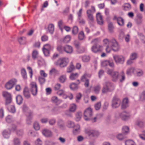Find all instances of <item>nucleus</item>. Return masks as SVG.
<instances>
[{
  "instance_id": "nucleus-15",
  "label": "nucleus",
  "mask_w": 145,
  "mask_h": 145,
  "mask_svg": "<svg viewBox=\"0 0 145 145\" xmlns=\"http://www.w3.org/2000/svg\"><path fill=\"white\" fill-rule=\"evenodd\" d=\"M96 18L98 24L100 25H103V21L100 13L98 12L96 14Z\"/></svg>"
},
{
  "instance_id": "nucleus-12",
  "label": "nucleus",
  "mask_w": 145,
  "mask_h": 145,
  "mask_svg": "<svg viewBox=\"0 0 145 145\" xmlns=\"http://www.w3.org/2000/svg\"><path fill=\"white\" fill-rule=\"evenodd\" d=\"M110 44L112 50L115 52H116L119 49V46L115 39H112L110 41Z\"/></svg>"
},
{
  "instance_id": "nucleus-46",
  "label": "nucleus",
  "mask_w": 145,
  "mask_h": 145,
  "mask_svg": "<svg viewBox=\"0 0 145 145\" xmlns=\"http://www.w3.org/2000/svg\"><path fill=\"white\" fill-rule=\"evenodd\" d=\"M76 105L75 104H71L70 105L69 110L71 112H74L76 110Z\"/></svg>"
},
{
  "instance_id": "nucleus-58",
  "label": "nucleus",
  "mask_w": 145,
  "mask_h": 145,
  "mask_svg": "<svg viewBox=\"0 0 145 145\" xmlns=\"http://www.w3.org/2000/svg\"><path fill=\"white\" fill-rule=\"evenodd\" d=\"M90 59V57L89 56H84L82 57V60L84 62H87Z\"/></svg>"
},
{
  "instance_id": "nucleus-42",
  "label": "nucleus",
  "mask_w": 145,
  "mask_h": 145,
  "mask_svg": "<svg viewBox=\"0 0 145 145\" xmlns=\"http://www.w3.org/2000/svg\"><path fill=\"white\" fill-rule=\"evenodd\" d=\"M137 23L138 24H140L142 22V16L140 14H138L137 15Z\"/></svg>"
},
{
  "instance_id": "nucleus-28",
  "label": "nucleus",
  "mask_w": 145,
  "mask_h": 145,
  "mask_svg": "<svg viewBox=\"0 0 145 145\" xmlns=\"http://www.w3.org/2000/svg\"><path fill=\"white\" fill-rule=\"evenodd\" d=\"M117 21L118 24L120 26H124V20L122 18L118 17Z\"/></svg>"
},
{
  "instance_id": "nucleus-52",
  "label": "nucleus",
  "mask_w": 145,
  "mask_h": 145,
  "mask_svg": "<svg viewBox=\"0 0 145 145\" xmlns=\"http://www.w3.org/2000/svg\"><path fill=\"white\" fill-rule=\"evenodd\" d=\"M84 35L83 32L82 31H80L78 34V39L80 40H82L84 39Z\"/></svg>"
},
{
  "instance_id": "nucleus-62",
  "label": "nucleus",
  "mask_w": 145,
  "mask_h": 145,
  "mask_svg": "<svg viewBox=\"0 0 145 145\" xmlns=\"http://www.w3.org/2000/svg\"><path fill=\"white\" fill-rule=\"evenodd\" d=\"M101 107V103L100 102H98L95 105V108L96 110L99 109Z\"/></svg>"
},
{
  "instance_id": "nucleus-61",
  "label": "nucleus",
  "mask_w": 145,
  "mask_h": 145,
  "mask_svg": "<svg viewBox=\"0 0 145 145\" xmlns=\"http://www.w3.org/2000/svg\"><path fill=\"white\" fill-rule=\"evenodd\" d=\"M33 127L36 130H38L40 129V125L37 122H35L34 123Z\"/></svg>"
},
{
  "instance_id": "nucleus-35",
  "label": "nucleus",
  "mask_w": 145,
  "mask_h": 145,
  "mask_svg": "<svg viewBox=\"0 0 145 145\" xmlns=\"http://www.w3.org/2000/svg\"><path fill=\"white\" fill-rule=\"evenodd\" d=\"M135 124L139 127L142 128L144 127V123L142 121L138 120L136 121Z\"/></svg>"
},
{
  "instance_id": "nucleus-18",
  "label": "nucleus",
  "mask_w": 145,
  "mask_h": 145,
  "mask_svg": "<svg viewBox=\"0 0 145 145\" xmlns=\"http://www.w3.org/2000/svg\"><path fill=\"white\" fill-rule=\"evenodd\" d=\"M64 51L66 53L71 54L73 52L72 48L70 46L66 45L64 46Z\"/></svg>"
},
{
  "instance_id": "nucleus-6",
  "label": "nucleus",
  "mask_w": 145,
  "mask_h": 145,
  "mask_svg": "<svg viewBox=\"0 0 145 145\" xmlns=\"http://www.w3.org/2000/svg\"><path fill=\"white\" fill-rule=\"evenodd\" d=\"M107 73L110 76L113 81L116 82L118 80V76L120 74L118 72L114 71L112 69H109L107 71Z\"/></svg>"
},
{
  "instance_id": "nucleus-19",
  "label": "nucleus",
  "mask_w": 145,
  "mask_h": 145,
  "mask_svg": "<svg viewBox=\"0 0 145 145\" xmlns=\"http://www.w3.org/2000/svg\"><path fill=\"white\" fill-rule=\"evenodd\" d=\"M49 74L50 76L53 75L55 76L59 75V73L58 71L54 68H53L50 71Z\"/></svg>"
},
{
  "instance_id": "nucleus-25",
  "label": "nucleus",
  "mask_w": 145,
  "mask_h": 145,
  "mask_svg": "<svg viewBox=\"0 0 145 145\" xmlns=\"http://www.w3.org/2000/svg\"><path fill=\"white\" fill-rule=\"evenodd\" d=\"M6 107L9 112L12 113H14L16 112V109L14 105H9L6 106Z\"/></svg>"
},
{
  "instance_id": "nucleus-54",
  "label": "nucleus",
  "mask_w": 145,
  "mask_h": 145,
  "mask_svg": "<svg viewBox=\"0 0 145 145\" xmlns=\"http://www.w3.org/2000/svg\"><path fill=\"white\" fill-rule=\"evenodd\" d=\"M117 138L120 140H122L124 138V137L121 133L118 134L116 136Z\"/></svg>"
},
{
  "instance_id": "nucleus-3",
  "label": "nucleus",
  "mask_w": 145,
  "mask_h": 145,
  "mask_svg": "<svg viewBox=\"0 0 145 145\" xmlns=\"http://www.w3.org/2000/svg\"><path fill=\"white\" fill-rule=\"evenodd\" d=\"M91 8L92 10L89 9L86 11L87 20L89 23H91L94 22V20L93 14L95 12V9L94 7L91 6Z\"/></svg>"
},
{
  "instance_id": "nucleus-2",
  "label": "nucleus",
  "mask_w": 145,
  "mask_h": 145,
  "mask_svg": "<svg viewBox=\"0 0 145 145\" xmlns=\"http://www.w3.org/2000/svg\"><path fill=\"white\" fill-rule=\"evenodd\" d=\"M93 115L92 109L90 108H87L84 111V118L86 121L89 120L91 119V117ZM97 118L94 117L93 119H91L92 122L94 123L96 121Z\"/></svg>"
},
{
  "instance_id": "nucleus-4",
  "label": "nucleus",
  "mask_w": 145,
  "mask_h": 145,
  "mask_svg": "<svg viewBox=\"0 0 145 145\" xmlns=\"http://www.w3.org/2000/svg\"><path fill=\"white\" fill-rule=\"evenodd\" d=\"M98 42L99 39L97 38L94 39L91 42V43H94V45L91 47V50L94 53L101 52V48L102 46L98 44Z\"/></svg>"
},
{
  "instance_id": "nucleus-48",
  "label": "nucleus",
  "mask_w": 145,
  "mask_h": 145,
  "mask_svg": "<svg viewBox=\"0 0 145 145\" xmlns=\"http://www.w3.org/2000/svg\"><path fill=\"white\" fill-rule=\"evenodd\" d=\"M125 145H136L135 143L131 140H128L125 141Z\"/></svg>"
},
{
  "instance_id": "nucleus-44",
  "label": "nucleus",
  "mask_w": 145,
  "mask_h": 145,
  "mask_svg": "<svg viewBox=\"0 0 145 145\" xmlns=\"http://www.w3.org/2000/svg\"><path fill=\"white\" fill-rule=\"evenodd\" d=\"M137 54L135 52L132 53L130 56V58L133 60L136 59L137 57Z\"/></svg>"
},
{
  "instance_id": "nucleus-23",
  "label": "nucleus",
  "mask_w": 145,
  "mask_h": 145,
  "mask_svg": "<svg viewBox=\"0 0 145 145\" xmlns=\"http://www.w3.org/2000/svg\"><path fill=\"white\" fill-rule=\"evenodd\" d=\"M128 106V100L127 98H125L123 99L122 103L121 108L124 109L127 108Z\"/></svg>"
},
{
  "instance_id": "nucleus-1",
  "label": "nucleus",
  "mask_w": 145,
  "mask_h": 145,
  "mask_svg": "<svg viewBox=\"0 0 145 145\" xmlns=\"http://www.w3.org/2000/svg\"><path fill=\"white\" fill-rule=\"evenodd\" d=\"M102 92L103 93H106L108 92L111 91L114 89V85L110 82L106 81L103 84Z\"/></svg>"
},
{
  "instance_id": "nucleus-5",
  "label": "nucleus",
  "mask_w": 145,
  "mask_h": 145,
  "mask_svg": "<svg viewBox=\"0 0 145 145\" xmlns=\"http://www.w3.org/2000/svg\"><path fill=\"white\" fill-rule=\"evenodd\" d=\"M119 116L116 114L115 117L116 118H120L123 121H126L129 119L131 117V115L130 113L126 111H123L118 114Z\"/></svg>"
},
{
  "instance_id": "nucleus-10",
  "label": "nucleus",
  "mask_w": 145,
  "mask_h": 145,
  "mask_svg": "<svg viewBox=\"0 0 145 145\" xmlns=\"http://www.w3.org/2000/svg\"><path fill=\"white\" fill-rule=\"evenodd\" d=\"M30 91L32 94L36 96L37 93L38 89L37 85L35 82H32L30 84Z\"/></svg>"
},
{
  "instance_id": "nucleus-40",
  "label": "nucleus",
  "mask_w": 145,
  "mask_h": 145,
  "mask_svg": "<svg viewBox=\"0 0 145 145\" xmlns=\"http://www.w3.org/2000/svg\"><path fill=\"white\" fill-rule=\"evenodd\" d=\"M69 87L70 89L72 90L76 89L78 88V84L72 83L70 85Z\"/></svg>"
},
{
  "instance_id": "nucleus-60",
  "label": "nucleus",
  "mask_w": 145,
  "mask_h": 145,
  "mask_svg": "<svg viewBox=\"0 0 145 145\" xmlns=\"http://www.w3.org/2000/svg\"><path fill=\"white\" fill-rule=\"evenodd\" d=\"M78 28L76 26H74L72 30V33L74 35L77 34L78 32Z\"/></svg>"
},
{
  "instance_id": "nucleus-49",
  "label": "nucleus",
  "mask_w": 145,
  "mask_h": 145,
  "mask_svg": "<svg viewBox=\"0 0 145 145\" xmlns=\"http://www.w3.org/2000/svg\"><path fill=\"white\" fill-rule=\"evenodd\" d=\"M3 96L5 97L6 99L12 97L11 94L6 91H3Z\"/></svg>"
},
{
  "instance_id": "nucleus-41",
  "label": "nucleus",
  "mask_w": 145,
  "mask_h": 145,
  "mask_svg": "<svg viewBox=\"0 0 145 145\" xmlns=\"http://www.w3.org/2000/svg\"><path fill=\"white\" fill-rule=\"evenodd\" d=\"M75 125L74 123L72 121L69 120L67 122V126L69 128H73Z\"/></svg>"
},
{
  "instance_id": "nucleus-38",
  "label": "nucleus",
  "mask_w": 145,
  "mask_h": 145,
  "mask_svg": "<svg viewBox=\"0 0 145 145\" xmlns=\"http://www.w3.org/2000/svg\"><path fill=\"white\" fill-rule=\"evenodd\" d=\"M135 70L134 67H131L128 68L127 70L126 74L128 75H131Z\"/></svg>"
},
{
  "instance_id": "nucleus-9",
  "label": "nucleus",
  "mask_w": 145,
  "mask_h": 145,
  "mask_svg": "<svg viewBox=\"0 0 145 145\" xmlns=\"http://www.w3.org/2000/svg\"><path fill=\"white\" fill-rule=\"evenodd\" d=\"M17 80L15 79H12L7 82L5 85V88L8 90L12 89L16 84Z\"/></svg>"
},
{
  "instance_id": "nucleus-27",
  "label": "nucleus",
  "mask_w": 145,
  "mask_h": 145,
  "mask_svg": "<svg viewBox=\"0 0 145 145\" xmlns=\"http://www.w3.org/2000/svg\"><path fill=\"white\" fill-rule=\"evenodd\" d=\"M39 56V52L37 50H34L32 52V57L34 60H35L38 58Z\"/></svg>"
},
{
  "instance_id": "nucleus-36",
  "label": "nucleus",
  "mask_w": 145,
  "mask_h": 145,
  "mask_svg": "<svg viewBox=\"0 0 145 145\" xmlns=\"http://www.w3.org/2000/svg\"><path fill=\"white\" fill-rule=\"evenodd\" d=\"M13 142L14 145H20L21 141L17 137L14 138Z\"/></svg>"
},
{
  "instance_id": "nucleus-22",
  "label": "nucleus",
  "mask_w": 145,
  "mask_h": 145,
  "mask_svg": "<svg viewBox=\"0 0 145 145\" xmlns=\"http://www.w3.org/2000/svg\"><path fill=\"white\" fill-rule=\"evenodd\" d=\"M42 133L46 137H50L52 136V133L50 130L45 129L42 131Z\"/></svg>"
},
{
  "instance_id": "nucleus-26",
  "label": "nucleus",
  "mask_w": 145,
  "mask_h": 145,
  "mask_svg": "<svg viewBox=\"0 0 145 145\" xmlns=\"http://www.w3.org/2000/svg\"><path fill=\"white\" fill-rule=\"evenodd\" d=\"M139 99L142 101H145V90H143L140 93Z\"/></svg>"
},
{
  "instance_id": "nucleus-29",
  "label": "nucleus",
  "mask_w": 145,
  "mask_h": 145,
  "mask_svg": "<svg viewBox=\"0 0 145 145\" xmlns=\"http://www.w3.org/2000/svg\"><path fill=\"white\" fill-rule=\"evenodd\" d=\"M18 41L21 44H24L26 43V38L25 37H21L18 39Z\"/></svg>"
},
{
  "instance_id": "nucleus-11",
  "label": "nucleus",
  "mask_w": 145,
  "mask_h": 145,
  "mask_svg": "<svg viewBox=\"0 0 145 145\" xmlns=\"http://www.w3.org/2000/svg\"><path fill=\"white\" fill-rule=\"evenodd\" d=\"M85 132L88 136L92 137L97 136L99 134L98 131L89 128L85 129Z\"/></svg>"
},
{
  "instance_id": "nucleus-39",
  "label": "nucleus",
  "mask_w": 145,
  "mask_h": 145,
  "mask_svg": "<svg viewBox=\"0 0 145 145\" xmlns=\"http://www.w3.org/2000/svg\"><path fill=\"white\" fill-rule=\"evenodd\" d=\"M108 28L110 32V33L113 32L114 27L112 22H110L109 23L108 25Z\"/></svg>"
},
{
  "instance_id": "nucleus-59",
  "label": "nucleus",
  "mask_w": 145,
  "mask_h": 145,
  "mask_svg": "<svg viewBox=\"0 0 145 145\" xmlns=\"http://www.w3.org/2000/svg\"><path fill=\"white\" fill-rule=\"evenodd\" d=\"M71 40L70 36L68 35L65 37L63 39V41L64 42L67 43L69 42Z\"/></svg>"
},
{
  "instance_id": "nucleus-17",
  "label": "nucleus",
  "mask_w": 145,
  "mask_h": 145,
  "mask_svg": "<svg viewBox=\"0 0 145 145\" xmlns=\"http://www.w3.org/2000/svg\"><path fill=\"white\" fill-rule=\"evenodd\" d=\"M80 127L78 124L76 125L74 127L72 131L73 134L74 135H76L80 133Z\"/></svg>"
},
{
  "instance_id": "nucleus-32",
  "label": "nucleus",
  "mask_w": 145,
  "mask_h": 145,
  "mask_svg": "<svg viewBox=\"0 0 145 145\" xmlns=\"http://www.w3.org/2000/svg\"><path fill=\"white\" fill-rule=\"evenodd\" d=\"M101 88V86L99 85H97L94 87V91L96 94H98Z\"/></svg>"
},
{
  "instance_id": "nucleus-53",
  "label": "nucleus",
  "mask_w": 145,
  "mask_h": 145,
  "mask_svg": "<svg viewBox=\"0 0 145 145\" xmlns=\"http://www.w3.org/2000/svg\"><path fill=\"white\" fill-rule=\"evenodd\" d=\"M66 80V76L65 75H63L60 76L59 78V80L61 83L64 82Z\"/></svg>"
},
{
  "instance_id": "nucleus-34",
  "label": "nucleus",
  "mask_w": 145,
  "mask_h": 145,
  "mask_svg": "<svg viewBox=\"0 0 145 145\" xmlns=\"http://www.w3.org/2000/svg\"><path fill=\"white\" fill-rule=\"evenodd\" d=\"M78 76L79 75L77 73H72L71 74L69 77L71 80H73L77 78Z\"/></svg>"
},
{
  "instance_id": "nucleus-56",
  "label": "nucleus",
  "mask_w": 145,
  "mask_h": 145,
  "mask_svg": "<svg viewBox=\"0 0 145 145\" xmlns=\"http://www.w3.org/2000/svg\"><path fill=\"white\" fill-rule=\"evenodd\" d=\"M38 80L39 83L41 85L44 84L46 81L45 79L42 77H39Z\"/></svg>"
},
{
  "instance_id": "nucleus-31",
  "label": "nucleus",
  "mask_w": 145,
  "mask_h": 145,
  "mask_svg": "<svg viewBox=\"0 0 145 145\" xmlns=\"http://www.w3.org/2000/svg\"><path fill=\"white\" fill-rule=\"evenodd\" d=\"M57 94L60 96H62L63 98L66 99L67 97L65 95L64 91L63 90H59L57 92Z\"/></svg>"
},
{
  "instance_id": "nucleus-64",
  "label": "nucleus",
  "mask_w": 145,
  "mask_h": 145,
  "mask_svg": "<svg viewBox=\"0 0 145 145\" xmlns=\"http://www.w3.org/2000/svg\"><path fill=\"white\" fill-rule=\"evenodd\" d=\"M108 65L112 68L114 67V63L113 60L112 59L108 60Z\"/></svg>"
},
{
  "instance_id": "nucleus-45",
  "label": "nucleus",
  "mask_w": 145,
  "mask_h": 145,
  "mask_svg": "<svg viewBox=\"0 0 145 145\" xmlns=\"http://www.w3.org/2000/svg\"><path fill=\"white\" fill-rule=\"evenodd\" d=\"M82 115V114L81 112H77L76 115V120L77 121H80Z\"/></svg>"
},
{
  "instance_id": "nucleus-55",
  "label": "nucleus",
  "mask_w": 145,
  "mask_h": 145,
  "mask_svg": "<svg viewBox=\"0 0 145 145\" xmlns=\"http://www.w3.org/2000/svg\"><path fill=\"white\" fill-rule=\"evenodd\" d=\"M122 132L124 133H127L129 131V127L127 126H124L122 129Z\"/></svg>"
},
{
  "instance_id": "nucleus-24",
  "label": "nucleus",
  "mask_w": 145,
  "mask_h": 145,
  "mask_svg": "<svg viewBox=\"0 0 145 145\" xmlns=\"http://www.w3.org/2000/svg\"><path fill=\"white\" fill-rule=\"evenodd\" d=\"M10 131L9 129L4 130L3 132V135L4 138H8L10 134Z\"/></svg>"
},
{
  "instance_id": "nucleus-51",
  "label": "nucleus",
  "mask_w": 145,
  "mask_h": 145,
  "mask_svg": "<svg viewBox=\"0 0 145 145\" xmlns=\"http://www.w3.org/2000/svg\"><path fill=\"white\" fill-rule=\"evenodd\" d=\"M138 34L142 42L145 44V37L141 33H138Z\"/></svg>"
},
{
  "instance_id": "nucleus-57",
  "label": "nucleus",
  "mask_w": 145,
  "mask_h": 145,
  "mask_svg": "<svg viewBox=\"0 0 145 145\" xmlns=\"http://www.w3.org/2000/svg\"><path fill=\"white\" fill-rule=\"evenodd\" d=\"M143 73V71L141 70L138 69L136 70V74L137 76H142Z\"/></svg>"
},
{
  "instance_id": "nucleus-14",
  "label": "nucleus",
  "mask_w": 145,
  "mask_h": 145,
  "mask_svg": "<svg viewBox=\"0 0 145 145\" xmlns=\"http://www.w3.org/2000/svg\"><path fill=\"white\" fill-rule=\"evenodd\" d=\"M27 116L26 123L28 124H30L31 122V120L33 118V114L31 111H29L26 114Z\"/></svg>"
},
{
  "instance_id": "nucleus-33",
  "label": "nucleus",
  "mask_w": 145,
  "mask_h": 145,
  "mask_svg": "<svg viewBox=\"0 0 145 145\" xmlns=\"http://www.w3.org/2000/svg\"><path fill=\"white\" fill-rule=\"evenodd\" d=\"M23 99L22 97L20 95H18L16 97V101L18 105L21 104L22 102Z\"/></svg>"
},
{
  "instance_id": "nucleus-13",
  "label": "nucleus",
  "mask_w": 145,
  "mask_h": 145,
  "mask_svg": "<svg viewBox=\"0 0 145 145\" xmlns=\"http://www.w3.org/2000/svg\"><path fill=\"white\" fill-rule=\"evenodd\" d=\"M113 58L116 63L123 64L125 60L124 57L121 55H115L113 56Z\"/></svg>"
},
{
  "instance_id": "nucleus-43",
  "label": "nucleus",
  "mask_w": 145,
  "mask_h": 145,
  "mask_svg": "<svg viewBox=\"0 0 145 145\" xmlns=\"http://www.w3.org/2000/svg\"><path fill=\"white\" fill-rule=\"evenodd\" d=\"M57 125L61 128H63L64 124L63 120L61 119H59L57 121Z\"/></svg>"
},
{
  "instance_id": "nucleus-63",
  "label": "nucleus",
  "mask_w": 145,
  "mask_h": 145,
  "mask_svg": "<svg viewBox=\"0 0 145 145\" xmlns=\"http://www.w3.org/2000/svg\"><path fill=\"white\" fill-rule=\"evenodd\" d=\"M64 47H63L61 45L58 46L57 48V50L60 52L62 53L64 51Z\"/></svg>"
},
{
  "instance_id": "nucleus-37",
  "label": "nucleus",
  "mask_w": 145,
  "mask_h": 145,
  "mask_svg": "<svg viewBox=\"0 0 145 145\" xmlns=\"http://www.w3.org/2000/svg\"><path fill=\"white\" fill-rule=\"evenodd\" d=\"M21 73L22 76L24 79H26L27 78V73L25 69L23 68L21 70Z\"/></svg>"
},
{
  "instance_id": "nucleus-16",
  "label": "nucleus",
  "mask_w": 145,
  "mask_h": 145,
  "mask_svg": "<svg viewBox=\"0 0 145 145\" xmlns=\"http://www.w3.org/2000/svg\"><path fill=\"white\" fill-rule=\"evenodd\" d=\"M23 95L25 98L29 99L31 97V95L29 91L28 88L27 87H25L23 91Z\"/></svg>"
},
{
  "instance_id": "nucleus-8",
  "label": "nucleus",
  "mask_w": 145,
  "mask_h": 145,
  "mask_svg": "<svg viewBox=\"0 0 145 145\" xmlns=\"http://www.w3.org/2000/svg\"><path fill=\"white\" fill-rule=\"evenodd\" d=\"M69 61L68 58H61L55 62V64L56 65H59L61 67H63L67 66Z\"/></svg>"
},
{
  "instance_id": "nucleus-21",
  "label": "nucleus",
  "mask_w": 145,
  "mask_h": 145,
  "mask_svg": "<svg viewBox=\"0 0 145 145\" xmlns=\"http://www.w3.org/2000/svg\"><path fill=\"white\" fill-rule=\"evenodd\" d=\"M125 74L123 71H122L120 73L118 80H119L120 82H123L125 81Z\"/></svg>"
},
{
  "instance_id": "nucleus-30",
  "label": "nucleus",
  "mask_w": 145,
  "mask_h": 145,
  "mask_svg": "<svg viewBox=\"0 0 145 145\" xmlns=\"http://www.w3.org/2000/svg\"><path fill=\"white\" fill-rule=\"evenodd\" d=\"M54 25L52 24H50L49 25L48 27V32L52 34L54 31Z\"/></svg>"
},
{
  "instance_id": "nucleus-20",
  "label": "nucleus",
  "mask_w": 145,
  "mask_h": 145,
  "mask_svg": "<svg viewBox=\"0 0 145 145\" xmlns=\"http://www.w3.org/2000/svg\"><path fill=\"white\" fill-rule=\"evenodd\" d=\"M51 101L53 103H55L57 105H59L61 102V100L58 99L56 96H53L51 99Z\"/></svg>"
},
{
  "instance_id": "nucleus-47",
  "label": "nucleus",
  "mask_w": 145,
  "mask_h": 145,
  "mask_svg": "<svg viewBox=\"0 0 145 145\" xmlns=\"http://www.w3.org/2000/svg\"><path fill=\"white\" fill-rule=\"evenodd\" d=\"M74 67L71 63L70 66L68 67L67 69V72L68 73H70L74 69Z\"/></svg>"
},
{
  "instance_id": "nucleus-7",
  "label": "nucleus",
  "mask_w": 145,
  "mask_h": 145,
  "mask_svg": "<svg viewBox=\"0 0 145 145\" xmlns=\"http://www.w3.org/2000/svg\"><path fill=\"white\" fill-rule=\"evenodd\" d=\"M121 103V100L117 96H114L112 99L111 106L113 108H118Z\"/></svg>"
},
{
  "instance_id": "nucleus-50",
  "label": "nucleus",
  "mask_w": 145,
  "mask_h": 145,
  "mask_svg": "<svg viewBox=\"0 0 145 145\" xmlns=\"http://www.w3.org/2000/svg\"><path fill=\"white\" fill-rule=\"evenodd\" d=\"M12 102V97L6 99L5 105L6 106L9 105V104L11 103Z\"/></svg>"
}]
</instances>
